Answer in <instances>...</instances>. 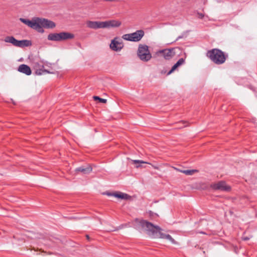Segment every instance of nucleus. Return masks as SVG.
Instances as JSON below:
<instances>
[{
	"label": "nucleus",
	"mask_w": 257,
	"mask_h": 257,
	"mask_svg": "<svg viewBox=\"0 0 257 257\" xmlns=\"http://www.w3.org/2000/svg\"><path fill=\"white\" fill-rule=\"evenodd\" d=\"M137 227L139 229L145 231L147 234L152 238H160L170 240L172 243H175V240L169 234L162 232V228L158 225H155L152 223L145 220L137 219Z\"/></svg>",
	"instance_id": "nucleus-1"
},
{
	"label": "nucleus",
	"mask_w": 257,
	"mask_h": 257,
	"mask_svg": "<svg viewBox=\"0 0 257 257\" xmlns=\"http://www.w3.org/2000/svg\"><path fill=\"white\" fill-rule=\"evenodd\" d=\"M20 20L29 27L36 30L40 33L44 32L43 28L52 29L56 26L53 22L45 19L37 18L30 21L28 19L20 18Z\"/></svg>",
	"instance_id": "nucleus-2"
},
{
	"label": "nucleus",
	"mask_w": 257,
	"mask_h": 257,
	"mask_svg": "<svg viewBox=\"0 0 257 257\" xmlns=\"http://www.w3.org/2000/svg\"><path fill=\"white\" fill-rule=\"evenodd\" d=\"M206 56L213 62L217 65L224 63L228 57L227 54H225L221 50L216 48L208 51Z\"/></svg>",
	"instance_id": "nucleus-3"
},
{
	"label": "nucleus",
	"mask_w": 257,
	"mask_h": 257,
	"mask_svg": "<svg viewBox=\"0 0 257 257\" xmlns=\"http://www.w3.org/2000/svg\"><path fill=\"white\" fill-rule=\"evenodd\" d=\"M138 55L139 58L145 62H147L152 58L149 47L146 45H140L138 50Z\"/></svg>",
	"instance_id": "nucleus-4"
},
{
	"label": "nucleus",
	"mask_w": 257,
	"mask_h": 257,
	"mask_svg": "<svg viewBox=\"0 0 257 257\" xmlns=\"http://www.w3.org/2000/svg\"><path fill=\"white\" fill-rule=\"evenodd\" d=\"M5 42L13 44L16 47L23 48L31 45L30 41L27 40H17L13 36H7L5 39Z\"/></svg>",
	"instance_id": "nucleus-5"
},
{
	"label": "nucleus",
	"mask_w": 257,
	"mask_h": 257,
	"mask_svg": "<svg viewBox=\"0 0 257 257\" xmlns=\"http://www.w3.org/2000/svg\"><path fill=\"white\" fill-rule=\"evenodd\" d=\"M144 34V31L140 30L133 33L124 34L122 36V38L125 40L138 42L141 40Z\"/></svg>",
	"instance_id": "nucleus-6"
},
{
	"label": "nucleus",
	"mask_w": 257,
	"mask_h": 257,
	"mask_svg": "<svg viewBox=\"0 0 257 257\" xmlns=\"http://www.w3.org/2000/svg\"><path fill=\"white\" fill-rule=\"evenodd\" d=\"M212 189L215 190H220L223 191H229L231 189L230 187L227 185L224 181H219L217 183L212 184L210 185Z\"/></svg>",
	"instance_id": "nucleus-7"
},
{
	"label": "nucleus",
	"mask_w": 257,
	"mask_h": 257,
	"mask_svg": "<svg viewBox=\"0 0 257 257\" xmlns=\"http://www.w3.org/2000/svg\"><path fill=\"white\" fill-rule=\"evenodd\" d=\"M157 54L162 55L166 60H169L175 55V53L173 49H164L158 51Z\"/></svg>",
	"instance_id": "nucleus-8"
},
{
	"label": "nucleus",
	"mask_w": 257,
	"mask_h": 257,
	"mask_svg": "<svg viewBox=\"0 0 257 257\" xmlns=\"http://www.w3.org/2000/svg\"><path fill=\"white\" fill-rule=\"evenodd\" d=\"M34 68L35 69V73L37 75H41L44 73H50V72L44 69V66L43 64L39 62L34 63Z\"/></svg>",
	"instance_id": "nucleus-9"
},
{
	"label": "nucleus",
	"mask_w": 257,
	"mask_h": 257,
	"mask_svg": "<svg viewBox=\"0 0 257 257\" xmlns=\"http://www.w3.org/2000/svg\"><path fill=\"white\" fill-rule=\"evenodd\" d=\"M86 26L93 29L103 28V22L88 21L86 22Z\"/></svg>",
	"instance_id": "nucleus-10"
},
{
	"label": "nucleus",
	"mask_w": 257,
	"mask_h": 257,
	"mask_svg": "<svg viewBox=\"0 0 257 257\" xmlns=\"http://www.w3.org/2000/svg\"><path fill=\"white\" fill-rule=\"evenodd\" d=\"M123 47L122 43L116 40V38L114 39L111 42L110 48L114 51H120Z\"/></svg>",
	"instance_id": "nucleus-11"
},
{
	"label": "nucleus",
	"mask_w": 257,
	"mask_h": 257,
	"mask_svg": "<svg viewBox=\"0 0 257 257\" xmlns=\"http://www.w3.org/2000/svg\"><path fill=\"white\" fill-rule=\"evenodd\" d=\"M121 22L117 20H110L103 22V28H115L120 26Z\"/></svg>",
	"instance_id": "nucleus-12"
},
{
	"label": "nucleus",
	"mask_w": 257,
	"mask_h": 257,
	"mask_svg": "<svg viewBox=\"0 0 257 257\" xmlns=\"http://www.w3.org/2000/svg\"><path fill=\"white\" fill-rule=\"evenodd\" d=\"M59 41H65L72 39L74 38V34L66 32H62L58 33Z\"/></svg>",
	"instance_id": "nucleus-13"
},
{
	"label": "nucleus",
	"mask_w": 257,
	"mask_h": 257,
	"mask_svg": "<svg viewBox=\"0 0 257 257\" xmlns=\"http://www.w3.org/2000/svg\"><path fill=\"white\" fill-rule=\"evenodd\" d=\"M92 170V168L90 165H87L86 167L81 166L75 169L76 172H81L83 174H88Z\"/></svg>",
	"instance_id": "nucleus-14"
},
{
	"label": "nucleus",
	"mask_w": 257,
	"mask_h": 257,
	"mask_svg": "<svg viewBox=\"0 0 257 257\" xmlns=\"http://www.w3.org/2000/svg\"><path fill=\"white\" fill-rule=\"evenodd\" d=\"M18 70L27 75H30L32 73L30 67L26 64H21L19 66Z\"/></svg>",
	"instance_id": "nucleus-15"
},
{
	"label": "nucleus",
	"mask_w": 257,
	"mask_h": 257,
	"mask_svg": "<svg viewBox=\"0 0 257 257\" xmlns=\"http://www.w3.org/2000/svg\"><path fill=\"white\" fill-rule=\"evenodd\" d=\"M107 194L109 196H113L115 197L124 200H128L131 198V197L128 194L121 192L119 193H107Z\"/></svg>",
	"instance_id": "nucleus-16"
},
{
	"label": "nucleus",
	"mask_w": 257,
	"mask_h": 257,
	"mask_svg": "<svg viewBox=\"0 0 257 257\" xmlns=\"http://www.w3.org/2000/svg\"><path fill=\"white\" fill-rule=\"evenodd\" d=\"M174 169L177 170V171H179L180 172L183 173L185 174L186 175H192L195 173H197L198 172V170L196 169H192V170H180L179 169H178L177 168H174Z\"/></svg>",
	"instance_id": "nucleus-17"
},
{
	"label": "nucleus",
	"mask_w": 257,
	"mask_h": 257,
	"mask_svg": "<svg viewBox=\"0 0 257 257\" xmlns=\"http://www.w3.org/2000/svg\"><path fill=\"white\" fill-rule=\"evenodd\" d=\"M185 62V60L183 58H180L177 62L176 64H175L172 67L170 71L168 73V75L170 74L172 72H173L179 66H181Z\"/></svg>",
	"instance_id": "nucleus-18"
},
{
	"label": "nucleus",
	"mask_w": 257,
	"mask_h": 257,
	"mask_svg": "<svg viewBox=\"0 0 257 257\" xmlns=\"http://www.w3.org/2000/svg\"><path fill=\"white\" fill-rule=\"evenodd\" d=\"M58 33H50L48 35L47 39L49 41H59Z\"/></svg>",
	"instance_id": "nucleus-19"
},
{
	"label": "nucleus",
	"mask_w": 257,
	"mask_h": 257,
	"mask_svg": "<svg viewBox=\"0 0 257 257\" xmlns=\"http://www.w3.org/2000/svg\"><path fill=\"white\" fill-rule=\"evenodd\" d=\"M133 162V163L134 164H136V167L138 168L139 167H140V164H147L148 163L147 162H144V161H141V160H133L132 161Z\"/></svg>",
	"instance_id": "nucleus-20"
},
{
	"label": "nucleus",
	"mask_w": 257,
	"mask_h": 257,
	"mask_svg": "<svg viewBox=\"0 0 257 257\" xmlns=\"http://www.w3.org/2000/svg\"><path fill=\"white\" fill-rule=\"evenodd\" d=\"M93 98L94 100H98L100 102L105 103L107 101V100L105 99L101 98L99 97V96H93Z\"/></svg>",
	"instance_id": "nucleus-21"
},
{
	"label": "nucleus",
	"mask_w": 257,
	"mask_h": 257,
	"mask_svg": "<svg viewBox=\"0 0 257 257\" xmlns=\"http://www.w3.org/2000/svg\"><path fill=\"white\" fill-rule=\"evenodd\" d=\"M197 15H198V18H199V19H203L204 17V15L202 13H197Z\"/></svg>",
	"instance_id": "nucleus-22"
},
{
	"label": "nucleus",
	"mask_w": 257,
	"mask_h": 257,
	"mask_svg": "<svg viewBox=\"0 0 257 257\" xmlns=\"http://www.w3.org/2000/svg\"><path fill=\"white\" fill-rule=\"evenodd\" d=\"M182 38H183L182 36H180L178 37V38L176 39L175 41H177Z\"/></svg>",
	"instance_id": "nucleus-23"
},
{
	"label": "nucleus",
	"mask_w": 257,
	"mask_h": 257,
	"mask_svg": "<svg viewBox=\"0 0 257 257\" xmlns=\"http://www.w3.org/2000/svg\"><path fill=\"white\" fill-rule=\"evenodd\" d=\"M243 239L245 240H247L249 239V238L248 237H244L243 238Z\"/></svg>",
	"instance_id": "nucleus-24"
},
{
	"label": "nucleus",
	"mask_w": 257,
	"mask_h": 257,
	"mask_svg": "<svg viewBox=\"0 0 257 257\" xmlns=\"http://www.w3.org/2000/svg\"><path fill=\"white\" fill-rule=\"evenodd\" d=\"M86 237H87V238H89L88 235H86Z\"/></svg>",
	"instance_id": "nucleus-25"
}]
</instances>
